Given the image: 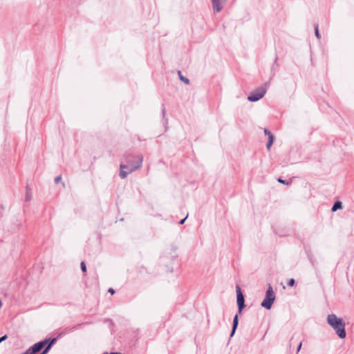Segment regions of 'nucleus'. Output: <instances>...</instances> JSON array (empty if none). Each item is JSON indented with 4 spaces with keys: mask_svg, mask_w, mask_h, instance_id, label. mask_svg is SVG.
Returning a JSON list of instances; mask_svg holds the SVG:
<instances>
[{
    "mask_svg": "<svg viewBox=\"0 0 354 354\" xmlns=\"http://www.w3.org/2000/svg\"><path fill=\"white\" fill-rule=\"evenodd\" d=\"M7 338H8V337H7L6 335H5L2 336L1 337H0V343L2 342L3 341L6 340Z\"/></svg>",
    "mask_w": 354,
    "mask_h": 354,
    "instance_id": "19",
    "label": "nucleus"
},
{
    "mask_svg": "<svg viewBox=\"0 0 354 354\" xmlns=\"http://www.w3.org/2000/svg\"><path fill=\"white\" fill-rule=\"evenodd\" d=\"M301 345H302V344H301V343H300V344H299L298 348H297V353L300 351V349H301Z\"/></svg>",
    "mask_w": 354,
    "mask_h": 354,
    "instance_id": "23",
    "label": "nucleus"
},
{
    "mask_svg": "<svg viewBox=\"0 0 354 354\" xmlns=\"http://www.w3.org/2000/svg\"><path fill=\"white\" fill-rule=\"evenodd\" d=\"M264 133L268 136V141L266 144V148L268 150H270V149L273 143V141H274V136L271 133V132L269 130H268L267 129H264Z\"/></svg>",
    "mask_w": 354,
    "mask_h": 354,
    "instance_id": "8",
    "label": "nucleus"
},
{
    "mask_svg": "<svg viewBox=\"0 0 354 354\" xmlns=\"http://www.w3.org/2000/svg\"><path fill=\"white\" fill-rule=\"evenodd\" d=\"M267 91L266 84L263 85L254 91H252L250 95L248 97V100L250 102H257L261 99Z\"/></svg>",
    "mask_w": 354,
    "mask_h": 354,
    "instance_id": "4",
    "label": "nucleus"
},
{
    "mask_svg": "<svg viewBox=\"0 0 354 354\" xmlns=\"http://www.w3.org/2000/svg\"><path fill=\"white\" fill-rule=\"evenodd\" d=\"M80 267H81V270L83 272H86V264H85V263L84 261L81 262Z\"/></svg>",
    "mask_w": 354,
    "mask_h": 354,
    "instance_id": "15",
    "label": "nucleus"
},
{
    "mask_svg": "<svg viewBox=\"0 0 354 354\" xmlns=\"http://www.w3.org/2000/svg\"><path fill=\"white\" fill-rule=\"evenodd\" d=\"M187 216H188V215H187L184 218L180 220V222H179V224L180 225H183L185 223V221L186 218H187Z\"/></svg>",
    "mask_w": 354,
    "mask_h": 354,
    "instance_id": "20",
    "label": "nucleus"
},
{
    "mask_svg": "<svg viewBox=\"0 0 354 354\" xmlns=\"http://www.w3.org/2000/svg\"><path fill=\"white\" fill-rule=\"evenodd\" d=\"M315 34L317 39H320L321 36L319 32L318 24L315 25Z\"/></svg>",
    "mask_w": 354,
    "mask_h": 354,
    "instance_id": "13",
    "label": "nucleus"
},
{
    "mask_svg": "<svg viewBox=\"0 0 354 354\" xmlns=\"http://www.w3.org/2000/svg\"><path fill=\"white\" fill-rule=\"evenodd\" d=\"M278 182L282 184L288 185L289 183L285 180H282L281 178L278 179Z\"/></svg>",
    "mask_w": 354,
    "mask_h": 354,
    "instance_id": "16",
    "label": "nucleus"
},
{
    "mask_svg": "<svg viewBox=\"0 0 354 354\" xmlns=\"http://www.w3.org/2000/svg\"><path fill=\"white\" fill-rule=\"evenodd\" d=\"M178 75H179L180 80L181 81L185 82L186 84H189V80L187 77H185L181 75V72L180 71H178Z\"/></svg>",
    "mask_w": 354,
    "mask_h": 354,
    "instance_id": "12",
    "label": "nucleus"
},
{
    "mask_svg": "<svg viewBox=\"0 0 354 354\" xmlns=\"http://www.w3.org/2000/svg\"><path fill=\"white\" fill-rule=\"evenodd\" d=\"M342 207V203L340 201H337L334 203L333 206L332 207L331 211L335 212L339 209H341Z\"/></svg>",
    "mask_w": 354,
    "mask_h": 354,
    "instance_id": "11",
    "label": "nucleus"
},
{
    "mask_svg": "<svg viewBox=\"0 0 354 354\" xmlns=\"http://www.w3.org/2000/svg\"><path fill=\"white\" fill-rule=\"evenodd\" d=\"M236 301L239 308V313L241 314L243 308L245 307V299L244 296L241 292L239 286L236 287Z\"/></svg>",
    "mask_w": 354,
    "mask_h": 354,
    "instance_id": "6",
    "label": "nucleus"
},
{
    "mask_svg": "<svg viewBox=\"0 0 354 354\" xmlns=\"http://www.w3.org/2000/svg\"><path fill=\"white\" fill-rule=\"evenodd\" d=\"M56 340V338L52 339L50 342L45 347L44 350L40 354H46L49 351L53 344H55Z\"/></svg>",
    "mask_w": 354,
    "mask_h": 354,
    "instance_id": "10",
    "label": "nucleus"
},
{
    "mask_svg": "<svg viewBox=\"0 0 354 354\" xmlns=\"http://www.w3.org/2000/svg\"><path fill=\"white\" fill-rule=\"evenodd\" d=\"M165 112H166V111H165V106H164V105H162V115H163V117H164V116H165Z\"/></svg>",
    "mask_w": 354,
    "mask_h": 354,
    "instance_id": "21",
    "label": "nucleus"
},
{
    "mask_svg": "<svg viewBox=\"0 0 354 354\" xmlns=\"http://www.w3.org/2000/svg\"><path fill=\"white\" fill-rule=\"evenodd\" d=\"M108 292L113 295V294H114L115 290L112 288H110L109 289Z\"/></svg>",
    "mask_w": 354,
    "mask_h": 354,
    "instance_id": "22",
    "label": "nucleus"
},
{
    "mask_svg": "<svg viewBox=\"0 0 354 354\" xmlns=\"http://www.w3.org/2000/svg\"><path fill=\"white\" fill-rule=\"evenodd\" d=\"M25 199H26V201H28L31 199V194H30V192H29L28 190L26 191Z\"/></svg>",
    "mask_w": 354,
    "mask_h": 354,
    "instance_id": "14",
    "label": "nucleus"
},
{
    "mask_svg": "<svg viewBox=\"0 0 354 354\" xmlns=\"http://www.w3.org/2000/svg\"><path fill=\"white\" fill-rule=\"evenodd\" d=\"M295 284V280L293 279H290L288 281V286H293Z\"/></svg>",
    "mask_w": 354,
    "mask_h": 354,
    "instance_id": "17",
    "label": "nucleus"
},
{
    "mask_svg": "<svg viewBox=\"0 0 354 354\" xmlns=\"http://www.w3.org/2000/svg\"><path fill=\"white\" fill-rule=\"evenodd\" d=\"M275 299V294L272 290V288L269 285L268 288L266 293V297L261 303V306L269 310L271 308L272 304Z\"/></svg>",
    "mask_w": 354,
    "mask_h": 354,
    "instance_id": "3",
    "label": "nucleus"
},
{
    "mask_svg": "<svg viewBox=\"0 0 354 354\" xmlns=\"http://www.w3.org/2000/svg\"><path fill=\"white\" fill-rule=\"evenodd\" d=\"M238 324H239V317H238V315H236L233 319L232 329V332L230 333V337H232L234 335L235 331L237 328Z\"/></svg>",
    "mask_w": 354,
    "mask_h": 354,
    "instance_id": "9",
    "label": "nucleus"
},
{
    "mask_svg": "<svg viewBox=\"0 0 354 354\" xmlns=\"http://www.w3.org/2000/svg\"><path fill=\"white\" fill-rule=\"evenodd\" d=\"M143 157L141 155L127 156L126 157V164H121L120 176L121 178H125L128 174L142 167Z\"/></svg>",
    "mask_w": 354,
    "mask_h": 354,
    "instance_id": "1",
    "label": "nucleus"
},
{
    "mask_svg": "<svg viewBox=\"0 0 354 354\" xmlns=\"http://www.w3.org/2000/svg\"><path fill=\"white\" fill-rule=\"evenodd\" d=\"M227 0H212V8L214 12H219L222 10L223 5Z\"/></svg>",
    "mask_w": 354,
    "mask_h": 354,
    "instance_id": "7",
    "label": "nucleus"
},
{
    "mask_svg": "<svg viewBox=\"0 0 354 354\" xmlns=\"http://www.w3.org/2000/svg\"><path fill=\"white\" fill-rule=\"evenodd\" d=\"M326 322L328 324L333 328V329L335 331L337 335L341 338L344 339L346 337V333L345 330V322L344 320L338 317L335 314H330L326 317Z\"/></svg>",
    "mask_w": 354,
    "mask_h": 354,
    "instance_id": "2",
    "label": "nucleus"
},
{
    "mask_svg": "<svg viewBox=\"0 0 354 354\" xmlns=\"http://www.w3.org/2000/svg\"><path fill=\"white\" fill-rule=\"evenodd\" d=\"M62 180V176H58L55 178V183H58Z\"/></svg>",
    "mask_w": 354,
    "mask_h": 354,
    "instance_id": "18",
    "label": "nucleus"
},
{
    "mask_svg": "<svg viewBox=\"0 0 354 354\" xmlns=\"http://www.w3.org/2000/svg\"><path fill=\"white\" fill-rule=\"evenodd\" d=\"M50 341V339H46L43 341L39 342L30 347L25 353H24V354H35L40 351L46 345H48Z\"/></svg>",
    "mask_w": 354,
    "mask_h": 354,
    "instance_id": "5",
    "label": "nucleus"
}]
</instances>
